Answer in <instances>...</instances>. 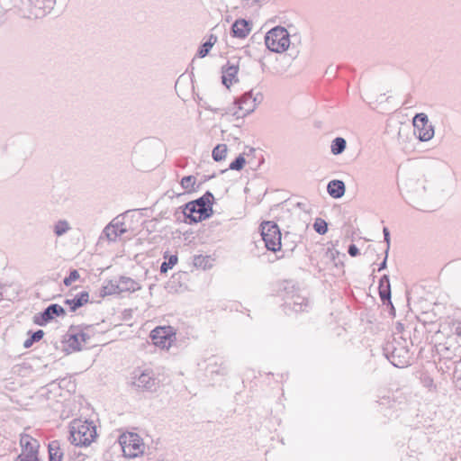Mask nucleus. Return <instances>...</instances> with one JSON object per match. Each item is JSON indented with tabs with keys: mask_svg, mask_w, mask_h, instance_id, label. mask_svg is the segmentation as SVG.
<instances>
[{
	"mask_svg": "<svg viewBox=\"0 0 461 461\" xmlns=\"http://www.w3.org/2000/svg\"><path fill=\"white\" fill-rule=\"evenodd\" d=\"M455 385L461 391V358L456 362L451 371L442 376V381H438L434 384L436 390L437 407L438 410L434 411V415L438 417V420H449L453 415V409L450 403V395L448 391Z\"/></svg>",
	"mask_w": 461,
	"mask_h": 461,
	"instance_id": "1",
	"label": "nucleus"
},
{
	"mask_svg": "<svg viewBox=\"0 0 461 461\" xmlns=\"http://www.w3.org/2000/svg\"><path fill=\"white\" fill-rule=\"evenodd\" d=\"M213 194L207 191L203 195L185 203L183 207V214L189 224L197 223L212 214Z\"/></svg>",
	"mask_w": 461,
	"mask_h": 461,
	"instance_id": "2",
	"label": "nucleus"
},
{
	"mask_svg": "<svg viewBox=\"0 0 461 461\" xmlns=\"http://www.w3.org/2000/svg\"><path fill=\"white\" fill-rule=\"evenodd\" d=\"M455 341L434 342V366L441 376L452 370L460 356L456 355Z\"/></svg>",
	"mask_w": 461,
	"mask_h": 461,
	"instance_id": "3",
	"label": "nucleus"
},
{
	"mask_svg": "<svg viewBox=\"0 0 461 461\" xmlns=\"http://www.w3.org/2000/svg\"><path fill=\"white\" fill-rule=\"evenodd\" d=\"M385 357L396 367L402 368L410 365L411 353L408 340L402 336H393L383 348Z\"/></svg>",
	"mask_w": 461,
	"mask_h": 461,
	"instance_id": "4",
	"label": "nucleus"
},
{
	"mask_svg": "<svg viewBox=\"0 0 461 461\" xmlns=\"http://www.w3.org/2000/svg\"><path fill=\"white\" fill-rule=\"evenodd\" d=\"M70 442L77 447H87L96 438V428L93 421L73 420L69 425Z\"/></svg>",
	"mask_w": 461,
	"mask_h": 461,
	"instance_id": "5",
	"label": "nucleus"
},
{
	"mask_svg": "<svg viewBox=\"0 0 461 461\" xmlns=\"http://www.w3.org/2000/svg\"><path fill=\"white\" fill-rule=\"evenodd\" d=\"M290 35L287 30L281 26H276L267 32L265 43L267 48L276 53L286 50L290 45Z\"/></svg>",
	"mask_w": 461,
	"mask_h": 461,
	"instance_id": "6",
	"label": "nucleus"
},
{
	"mask_svg": "<svg viewBox=\"0 0 461 461\" xmlns=\"http://www.w3.org/2000/svg\"><path fill=\"white\" fill-rule=\"evenodd\" d=\"M94 330L93 325L71 326L67 334L68 347L75 351L81 350L90 341Z\"/></svg>",
	"mask_w": 461,
	"mask_h": 461,
	"instance_id": "7",
	"label": "nucleus"
},
{
	"mask_svg": "<svg viewBox=\"0 0 461 461\" xmlns=\"http://www.w3.org/2000/svg\"><path fill=\"white\" fill-rule=\"evenodd\" d=\"M119 443L125 457L134 458L144 453L145 445L142 438L137 433L128 432L122 434L119 437Z\"/></svg>",
	"mask_w": 461,
	"mask_h": 461,
	"instance_id": "8",
	"label": "nucleus"
},
{
	"mask_svg": "<svg viewBox=\"0 0 461 461\" xmlns=\"http://www.w3.org/2000/svg\"><path fill=\"white\" fill-rule=\"evenodd\" d=\"M261 237L266 248L273 252L281 249V231L278 225L274 221H264L260 225Z\"/></svg>",
	"mask_w": 461,
	"mask_h": 461,
	"instance_id": "9",
	"label": "nucleus"
},
{
	"mask_svg": "<svg viewBox=\"0 0 461 461\" xmlns=\"http://www.w3.org/2000/svg\"><path fill=\"white\" fill-rule=\"evenodd\" d=\"M438 321V329L434 331V342L442 341L444 339L447 343L454 341L457 322L451 319L449 314L440 315Z\"/></svg>",
	"mask_w": 461,
	"mask_h": 461,
	"instance_id": "10",
	"label": "nucleus"
},
{
	"mask_svg": "<svg viewBox=\"0 0 461 461\" xmlns=\"http://www.w3.org/2000/svg\"><path fill=\"white\" fill-rule=\"evenodd\" d=\"M150 339L156 347L169 349L176 340V331L171 326H159L150 332Z\"/></svg>",
	"mask_w": 461,
	"mask_h": 461,
	"instance_id": "11",
	"label": "nucleus"
},
{
	"mask_svg": "<svg viewBox=\"0 0 461 461\" xmlns=\"http://www.w3.org/2000/svg\"><path fill=\"white\" fill-rule=\"evenodd\" d=\"M131 384L137 391L153 392L157 387V378L151 370L135 371Z\"/></svg>",
	"mask_w": 461,
	"mask_h": 461,
	"instance_id": "12",
	"label": "nucleus"
},
{
	"mask_svg": "<svg viewBox=\"0 0 461 461\" xmlns=\"http://www.w3.org/2000/svg\"><path fill=\"white\" fill-rule=\"evenodd\" d=\"M263 99L264 96L261 92H254V90L251 89L236 99L235 104L239 105L240 110L245 112V114H249L262 103Z\"/></svg>",
	"mask_w": 461,
	"mask_h": 461,
	"instance_id": "13",
	"label": "nucleus"
},
{
	"mask_svg": "<svg viewBox=\"0 0 461 461\" xmlns=\"http://www.w3.org/2000/svg\"><path fill=\"white\" fill-rule=\"evenodd\" d=\"M429 118L425 113H417L412 120L413 133L420 141L432 139V125H428Z\"/></svg>",
	"mask_w": 461,
	"mask_h": 461,
	"instance_id": "14",
	"label": "nucleus"
},
{
	"mask_svg": "<svg viewBox=\"0 0 461 461\" xmlns=\"http://www.w3.org/2000/svg\"><path fill=\"white\" fill-rule=\"evenodd\" d=\"M65 309L57 303L50 304L41 312L33 316V322L39 326H45L51 321L55 317L65 316Z\"/></svg>",
	"mask_w": 461,
	"mask_h": 461,
	"instance_id": "15",
	"label": "nucleus"
},
{
	"mask_svg": "<svg viewBox=\"0 0 461 461\" xmlns=\"http://www.w3.org/2000/svg\"><path fill=\"white\" fill-rule=\"evenodd\" d=\"M116 220L117 219L113 220L103 230V235L105 236L109 241H115L118 237L127 231L123 222L119 221H116Z\"/></svg>",
	"mask_w": 461,
	"mask_h": 461,
	"instance_id": "16",
	"label": "nucleus"
},
{
	"mask_svg": "<svg viewBox=\"0 0 461 461\" xmlns=\"http://www.w3.org/2000/svg\"><path fill=\"white\" fill-rule=\"evenodd\" d=\"M239 65L231 61H228L227 64L221 68V82L227 87L238 82Z\"/></svg>",
	"mask_w": 461,
	"mask_h": 461,
	"instance_id": "17",
	"label": "nucleus"
},
{
	"mask_svg": "<svg viewBox=\"0 0 461 461\" xmlns=\"http://www.w3.org/2000/svg\"><path fill=\"white\" fill-rule=\"evenodd\" d=\"M308 299L298 293H293L285 299V305L295 312H303L308 306Z\"/></svg>",
	"mask_w": 461,
	"mask_h": 461,
	"instance_id": "18",
	"label": "nucleus"
},
{
	"mask_svg": "<svg viewBox=\"0 0 461 461\" xmlns=\"http://www.w3.org/2000/svg\"><path fill=\"white\" fill-rule=\"evenodd\" d=\"M20 444L22 447V453L27 456H38L39 443L30 435L24 434L21 436Z\"/></svg>",
	"mask_w": 461,
	"mask_h": 461,
	"instance_id": "19",
	"label": "nucleus"
},
{
	"mask_svg": "<svg viewBox=\"0 0 461 461\" xmlns=\"http://www.w3.org/2000/svg\"><path fill=\"white\" fill-rule=\"evenodd\" d=\"M251 31V25L245 19H239L234 22L231 26V32L234 37L244 39Z\"/></svg>",
	"mask_w": 461,
	"mask_h": 461,
	"instance_id": "20",
	"label": "nucleus"
},
{
	"mask_svg": "<svg viewBox=\"0 0 461 461\" xmlns=\"http://www.w3.org/2000/svg\"><path fill=\"white\" fill-rule=\"evenodd\" d=\"M434 306L437 308L434 309V316L449 314L452 311V304L449 303V296L447 294H438L437 301L434 302Z\"/></svg>",
	"mask_w": 461,
	"mask_h": 461,
	"instance_id": "21",
	"label": "nucleus"
},
{
	"mask_svg": "<svg viewBox=\"0 0 461 461\" xmlns=\"http://www.w3.org/2000/svg\"><path fill=\"white\" fill-rule=\"evenodd\" d=\"M427 189L423 186L421 191H417L413 199V207L421 212H429V195H425Z\"/></svg>",
	"mask_w": 461,
	"mask_h": 461,
	"instance_id": "22",
	"label": "nucleus"
},
{
	"mask_svg": "<svg viewBox=\"0 0 461 461\" xmlns=\"http://www.w3.org/2000/svg\"><path fill=\"white\" fill-rule=\"evenodd\" d=\"M89 302V294L86 291H82L76 294L73 299H66L64 303L70 307L71 312H76L78 308L84 306Z\"/></svg>",
	"mask_w": 461,
	"mask_h": 461,
	"instance_id": "23",
	"label": "nucleus"
},
{
	"mask_svg": "<svg viewBox=\"0 0 461 461\" xmlns=\"http://www.w3.org/2000/svg\"><path fill=\"white\" fill-rule=\"evenodd\" d=\"M28 2L38 11L33 13L36 17L45 15L53 8L54 0H28Z\"/></svg>",
	"mask_w": 461,
	"mask_h": 461,
	"instance_id": "24",
	"label": "nucleus"
},
{
	"mask_svg": "<svg viewBox=\"0 0 461 461\" xmlns=\"http://www.w3.org/2000/svg\"><path fill=\"white\" fill-rule=\"evenodd\" d=\"M346 191L345 183L342 180L334 179L327 185L328 194L335 199L341 198Z\"/></svg>",
	"mask_w": 461,
	"mask_h": 461,
	"instance_id": "25",
	"label": "nucleus"
},
{
	"mask_svg": "<svg viewBox=\"0 0 461 461\" xmlns=\"http://www.w3.org/2000/svg\"><path fill=\"white\" fill-rule=\"evenodd\" d=\"M118 284L120 294L124 292L133 293L140 290L141 288L140 285L137 281L128 276H120Z\"/></svg>",
	"mask_w": 461,
	"mask_h": 461,
	"instance_id": "26",
	"label": "nucleus"
},
{
	"mask_svg": "<svg viewBox=\"0 0 461 461\" xmlns=\"http://www.w3.org/2000/svg\"><path fill=\"white\" fill-rule=\"evenodd\" d=\"M379 295L383 303L391 301V285L389 276L384 275L379 280Z\"/></svg>",
	"mask_w": 461,
	"mask_h": 461,
	"instance_id": "27",
	"label": "nucleus"
},
{
	"mask_svg": "<svg viewBox=\"0 0 461 461\" xmlns=\"http://www.w3.org/2000/svg\"><path fill=\"white\" fill-rule=\"evenodd\" d=\"M49 461H61L63 458V452L60 448V442L59 440H52L48 446Z\"/></svg>",
	"mask_w": 461,
	"mask_h": 461,
	"instance_id": "28",
	"label": "nucleus"
},
{
	"mask_svg": "<svg viewBox=\"0 0 461 461\" xmlns=\"http://www.w3.org/2000/svg\"><path fill=\"white\" fill-rule=\"evenodd\" d=\"M426 314H427L426 312H422L421 316L418 317L419 321L420 322V325L417 326L414 329V339H416L417 333H422V332L426 331V332H428V335L426 337V341H428L429 346H430V342L429 341V333L430 332L429 326L431 325V322L428 321L426 320V318H425Z\"/></svg>",
	"mask_w": 461,
	"mask_h": 461,
	"instance_id": "29",
	"label": "nucleus"
},
{
	"mask_svg": "<svg viewBox=\"0 0 461 461\" xmlns=\"http://www.w3.org/2000/svg\"><path fill=\"white\" fill-rule=\"evenodd\" d=\"M347 148V141L342 137H336L332 141L330 145V152L335 155H340L342 154Z\"/></svg>",
	"mask_w": 461,
	"mask_h": 461,
	"instance_id": "30",
	"label": "nucleus"
},
{
	"mask_svg": "<svg viewBox=\"0 0 461 461\" xmlns=\"http://www.w3.org/2000/svg\"><path fill=\"white\" fill-rule=\"evenodd\" d=\"M70 230H71V226L67 220H59L53 225V232L58 237H60V236L66 234Z\"/></svg>",
	"mask_w": 461,
	"mask_h": 461,
	"instance_id": "31",
	"label": "nucleus"
},
{
	"mask_svg": "<svg viewBox=\"0 0 461 461\" xmlns=\"http://www.w3.org/2000/svg\"><path fill=\"white\" fill-rule=\"evenodd\" d=\"M440 170L446 178V181L443 183L444 187L442 188V191H449L452 184V170L449 166L444 164L441 165Z\"/></svg>",
	"mask_w": 461,
	"mask_h": 461,
	"instance_id": "32",
	"label": "nucleus"
},
{
	"mask_svg": "<svg viewBox=\"0 0 461 461\" xmlns=\"http://www.w3.org/2000/svg\"><path fill=\"white\" fill-rule=\"evenodd\" d=\"M196 178L194 176H184L180 181L181 187L187 193L195 191L194 185Z\"/></svg>",
	"mask_w": 461,
	"mask_h": 461,
	"instance_id": "33",
	"label": "nucleus"
},
{
	"mask_svg": "<svg viewBox=\"0 0 461 461\" xmlns=\"http://www.w3.org/2000/svg\"><path fill=\"white\" fill-rule=\"evenodd\" d=\"M102 292L104 295L120 294L118 280L107 281L106 284L103 286Z\"/></svg>",
	"mask_w": 461,
	"mask_h": 461,
	"instance_id": "34",
	"label": "nucleus"
},
{
	"mask_svg": "<svg viewBox=\"0 0 461 461\" xmlns=\"http://www.w3.org/2000/svg\"><path fill=\"white\" fill-rule=\"evenodd\" d=\"M227 146L225 144H218L212 149V156L215 161H221L226 158Z\"/></svg>",
	"mask_w": 461,
	"mask_h": 461,
	"instance_id": "35",
	"label": "nucleus"
},
{
	"mask_svg": "<svg viewBox=\"0 0 461 461\" xmlns=\"http://www.w3.org/2000/svg\"><path fill=\"white\" fill-rule=\"evenodd\" d=\"M44 336V331L42 330H38L36 331L31 332V336L25 339L23 342V347L25 348H31L35 342L41 340Z\"/></svg>",
	"mask_w": 461,
	"mask_h": 461,
	"instance_id": "36",
	"label": "nucleus"
},
{
	"mask_svg": "<svg viewBox=\"0 0 461 461\" xmlns=\"http://www.w3.org/2000/svg\"><path fill=\"white\" fill-rule=\"evenodd\" d=\"M165 258L167 261H164L160 266V273H167L169 269H171L177 263V256L176 255H165Z\"/></svg>",
	"mask_w": 461,
	"mask_h": 461,
	"instance_id": "37",
	"label": "nucleus"
},
{
	"mask_svg": "<svg viewBox=\"0 0 461 461\" xmlns=\"http://www.w3.org/2000/svg\"><path fill=\"white\" fill-rule=\"evenodd\" d=\"M418 374L424 386L429 388L432 386V378L430 377L429 375V369L426 366H423L422 368L420 371H418Z\"/></svg>",
	"mask_w": 461,
	"mask_h": 461,
	"instance_id": "38",
	"label": "nucleus"
},
{
	"mask_svg": "<svg viewBox=\"0 0 461 461\" xmlns=\"http://www.w3.org/2000/svg\"><path fill=\"white\" fill-rule=\"evenodd\" d=\"M313 229L317 233L323 235L328 231V224L324 220L317 218L313 224Z\"/></svg>",
	"mask_w": 461,
	"mask_h": 461,
	"instance_id": "39",
	"label": "nucleus"
},
{
	"mask_svg": "<svg viewBox=\"0 0 461 461\" xmlns=\"http://www.w3.org/2000/svg\"><path fill=\"white\" fill-rule=\"evenodd\" d=\"M246 159L242 155H239L229 166V169L241 170L244 167Z\"/></svg>",
	"mask_w": 461,
	"mask_h": 461,
	"instance_id": "40",
	"label": "nucleus"
},
{
	"mask_svg": "<svg viewBox=\"0 0 461 461\" xmlns=\"http://www.w3.org/2000/svg\"><path fill=\"white\" fill-rule=\"evenodd\" d=\"M79 273L77 270L74 269L70 271L69 275L66 276L63 280V283L66 286H69L72 285L73 282L77 280L79 278Z\"/></svg>",
	"mask_w": 461,
	"mask_h": 461,
	"instance_id": "41",
	"label": "nucleus"
},
{
	"mask_svg": "<svg viewBox=\"0 0 461 461\" xmlns=\"http://www.w3.org/2000/svg\"><path fill=\"white\" fill-rule=\"evenodd\" d=\"M212 48V43L211 42H204L203 43L199 49H198V51H197V55L200 57V58H204L205 56L208 55V53L210 52L211 49Z\"/></svg>",
	"mask_w": 461,
	"mask_h": 461,
	"instance_id": "42",
	"label": "nucleus"
},
{
	"mask_svg": "<svg viewBox=\"0 0 461 461\" xmlns=\"http://www.w3.org/2000/svg\"><path fill=\"white\" fill-rule=\"evenodd\" d=\"M208 372L211 374L221 375H225L227 374V367L222 366V363L220 365L219 368H214L212 364H210L207 367Z\"/></svg>",
	"mask_w": 461,
	"mask_h": 461,
	"instance_id": "43",
	"label": "nucleus"
},
{
	"mask_svg": "<svg viewBox=\"0 0 461 461\" xmlns=\"http://www.w3.org/2000/svg\"><path fill=\"white\" fill-rule=\"evenodd\" d=\"M338 255L339 251L334 247L328 248L325 253L326 258H328L331 261H334Z\"/></svg>",
	"mask_w": 461,
	"mask_h": 461,
	"instance_id": "44",
	"label": "nucleus"
},
{
	"mask_svg": "<svg viewBox=\"0 0 461 461\" xmlns=\"http://www.w3.org/2000/svg\"><path fill=\"white\" fill-rule=\"evenodd\" d=\"M456 335L454 341L458 344L459 347H461V322H457L456 328Z\"/></svg>",
	"mask_w": 461,
	"mask_h": 461,
	"instance_id": "45",
	"label": "nucleus"
},
{
	"mask_svg": "<svg viewBox=\"0 0 461 461\" xmlns=\"http://www.w3.org/2000/svg\"><path fill=\"white\" fill-rule=\"evenodd\" d=\"M15 461H40V459L38 458V456H27V454H23L21 453L17 458L15 459Z\"/></svg>",
	"mask_w": 461,
	"mask_h": 461,
	"instance_id": "46",
	"label": "nucleus"
},
{
	"mask_svg": "<svg viewBox=\"0 0 461 461\" xmlns=\"http://www.w3.org/2000/svg\"><path fill=\"white\" fill-rule=\"evenodd\" d=\"M383 234H384V241L386 242L385 251L389 252V249H390V231H389L387 227H384L383 229Z\"/></svg>",
	"mask_w": 461,
	"mask_h": 461,
	"instance_id": "47",
	"label": "nucleus"
},
{
	"mask_svg": "<svg viewBox=\"0 0 461 461\" xmlns=\"http://www.w3.org/2000/svg\"><path fill=\"white\" fill-rule=\"evenodd\" d=\"M348 252L351 257H357L359 255V249L355 244H350L348 246Z\"/></svg>",
	"mask_w": 461,
	"mask_h": 461,
	"instance_id": "48",
	"label": "nucleus"
},
{
	"mask_svg": "<svg viewBox=\"0 0 461 461\" xmlns=\"http://www.w3.org/2000/svg\"><path fill=\"white\" fill-rule=\"evenodd\" d=\"M387 258H388V251H385V257L384 260L381 262L378 267V271H382L386 268L387 267Z\"/></svg>",
	"mask_w": 461,
	"mask_h": 461,
	"instance_id": "49",
	"label": "nucleus"
},
{
	"mask_svg": "<svg viewBox=\"0 0 461 461\" xmlns=\"http://www.w3.org/2000/svg\"><path fill=\"white\" fill-rule=\"evenodd\" d=\"M395 330L396 332L393 336H401L400 334L403 331V324H402L401 322H397L395 326Z\"/></svg>",
	"mask_w": 461,
	"mask_h": 461,
	"instance_id": "50",
	"label": "nucleus"
},
{
	"mask_svg": "<svg viewBox=\"0 0 461 461\" xmlns=\"http://www.w3.org/2000/svg\"><path fill=\"white\" fill-rule=\"evenodd\" d=\"M206 42H211L212 46H213L217 42V37L213 34H211Z\"/></svg>",
	"mask_w": 461,
	"mask_h": 461,
	"instance_id": "51",
	"label": "nucleus"
},
{
	"mask_svg": "<svg viewBox=\"0 0 461 461\" xmlns=\"http://www.w3.org/2000/svg\"><path fill=\"white\" fill-rule=\"evenodd\" d=\"M430 349H431L430 348H428V352H429ZM426 352H427V349L425 348H420V358L424 357Z\"/></svg>",
	"mask_w": 461,
	"mask_h": 461,
	"instance_id": "52",
	"label": "nucleus"
},
{
	"mask_svg": "<svg viewBox=\"0 0 461 461\" xmlns=\"http://www.w3.org/2000/svg\"><path fill=\"white\" fill-rule=\"evenodd\" d=\"M207 110H210V111H212L214 113H217L219 111H221V109H212V107H206Z\"/></svg>",
	"mask_w": 461,
	"mask_h": 461,
	"instance_id": "53",
	"label": "nucleus"
},
{
	"mask_svg": "<svg viewBox=\"0 0 461 461\" xmlns=\"http://www.w3.org/2000/svg\"><path fill=\"white\" fill-rule=\"evenodd\" d=\"M3 299V293H2V287H0V300Z\"/></svg>",
	"mask_w": 461,
	"mask_h": 461,
	"instance_id": "54",
	"label": "nucleus"
}]
</instances>
